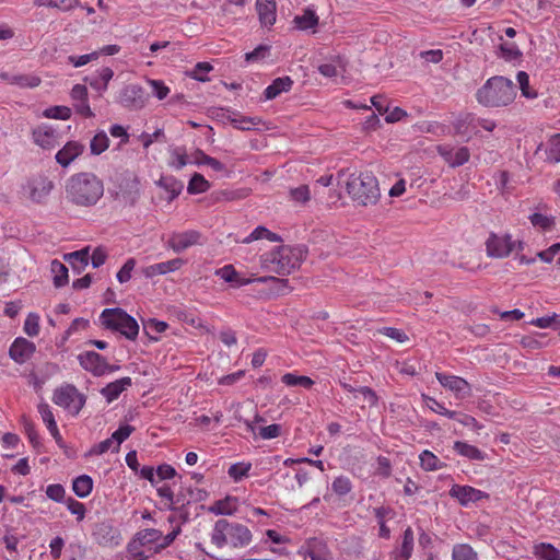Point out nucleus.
Here are the masks:
<instances>
[{
    "label": "nucleus",
    "instance_id": "obj_1",
    "mask_svg": "<svg viewBox=\"0 0 560 560\" xmlns=\"http://www.w3.org/2000/svg\"><path fill=\"white\" fill-rule=\"evenodd\" d=\"M339 185L346 189L354 205L372 207L381 199L377 177L370 171L346 174L338 172Z\"/></svg>",
    "mask_w": 560,
    "mask_h": 560
},
{
    "label": "nucleus",
    "instance_id": "obj_39",
    "mask_svg": "<svg viewBox=\"0 0 560 560\" xmlns=\"http://www.w3.org/2000/svg\"><path fill=\"white\" fill-rule=\"evenodd\" d=\"M452 560H479V557L469 544H456L452 549Z\"/></svg>",
    "mask_w": 560,
    "mask_h": 560
},
{
    "label": "nucleus",
    "instance_id": "obj_8",
    "mask_svg": "<svg viewBox=\"0 0 560 560\" xmlns=\"http://www.w3.org/2000/svg\"><path fill=\"white\" fill-rule=\"evenodd\" d=\"M301 250L298 248L281 246L270 254V262L279 275H289L301 265Z\"/></svg>",
    "mask_w": 560,
    "mask_h": 560
},
{
    "label": "nucleus",
    "instance_id": "obj_43",
    "mask_svg": "<svg viewBox=\"0 0 560 560\" xmlns=\"http://www.w3.org/2000/svg\"><path fill=\"white\" fill-rule=\"evenodd\" d=\"M109 147V138L107 133L103 130L95 133L90 142L91 153L94 155H100L104 151H106Z\"/></svg>",
    "mask_w": 560,
    "mask_h": 560
},
{
    "label": "nucleus",
    "instance_id": "obj_35",
    "mask_svg": "<svg viewBox=\"0 0 560 560\" xmlns=\"http://www.w3.org/2000/svg\"><path fill=\"white\" fill-rule=\"evenodd\" d=\"M93 489V479L89 475H80L72 481V490L79 498H86Z\"/></svg>",
    "mask_w": 560,
    "mask_h": 560
},
{
    "label": "nucleus",
    "instance_id": "obj_41",
    "mask_svg": "<svg viewBox=\"0 0 560 560\" xmlns=\"http://www.w3.org/2000/svg\"><path fill=\"white\" fill-rule=\"evenodd\" d=\"M420 466L425 471H435L443 467V463L432 452L424 450L419 455Z\"/></svg>",
    "mask_w": 560,
    "mask_h": 560
},
{
    "label": "nucleus",
    "instance_id": "obj_22",
    "mask_svg": "<svg viewBox=\"0 0 560 560\" xmlns=\"http://www.w3.org/2000/svg\"><path fill=\"white\" fill-rule=\"evenodd\" d=\"M184 261L180 258L171 259L147 266L142 269V273L145 278H153L158 275H166L178 270L183 266Z\"/></svg>",
    "mask_w": 560,
    "mask_h": 560
},
{
    "label": "nucleus",
    "instance_id": "obj_20",
    "mask_svg": "<svg viewBox=\"0 0 560 560\" xmlns=\"http://www.w3.org/2000/svg\"><path fill=\"white\" fill-rule=\"evenodd\" d=\"M32 138L43 149H52L58 143L56 130L48 125L36 127L32 132Z\"/></svg>",
    "mask_w": 560,
    "mask_h": 560
},
{
    "label": "nucleus",
    "instance_id": "obj_53",
    "mask_svg": "<svg viewBox=\"0 0 560 560\" xmlns=\"http://www.w3.org/2000/svg\"><path fill=\"white\" fill-rule=\"evenodd\" d=\"M213 69L209 62H198L192 70L187 72L188 77L194 80L206 82L208 81L207 74Z\"/></svg>",
    "mask_w": 560,
    "mask_h": 560
},
{
    "label": "nucleus",
    "instance_id": "obj_63",
    "mask_svg": "<svg viewBox=\"0 0 560 560\" xmlns=\"http://www.w3.org/2000/svg\"><path fill=\"white\" fill-rule=\"evenodd\" d=\"M136 267V259L128 258L122 267L118 270L116 278L120 283H126L131 279L132 270Z\"/></svg>",
    "mask_w": 560,
    "mask_h": 560
},
{
    "label": "nucleus",
    "instance_id": "obj_44",
    "mask_svg": "<svg viewBox=\"0 0 560 560\" xmlns=\"http://www.w3.org/2000/svg\"><path fill=\"white\" fill-rule=\"evenodd\" d=\"M546 160L550 163H560V133L553 135L548 140Z\"/></svg>",
    "mask_w": 560,
    "mask_h": 560
},
{
    "label": "nucleus",
    "instance_id": "obj_18",
    "mask_svg": "<svg viewBox=\"0 0 560 560\" xmlns=\"http://www.w3.org/2000/svg\"><path fill=\"white\" fill-rule=\"evenodd\" d=\"M140 197V183L137 178L126 179L116 192V200L122 206L132 207Z\"/></svg>",
    "mask_w": 560,
    "mask_h": 560
},
{
    "label": "nucleus",
    "instance_id": "obj_16",
    "mask_svg": "<svg viewBox=\"0 0 560 560\" xmlns=\"http://www.w3.org/2000/svg\"><path fill=\"white\" fill-rule=\"evenodd\" d=\"M36 351V346L33 341L23 337L14 339L9 349V357L18 364L27 362Z\"/></svg>",
    "mask_w": 560,
    "mask_h": 560
},
{
    "label": "nucleus",
    "instance_id": "obj_19",
    "mask_svg": "<svg viewBox=\"0 0 560 560\" xmlns=\"http://www.w3.org/2000/svg\"><path fill=\"white\" fill-rule=\"evenodd\" d=\"M71 100L73 102V107L75 112L85 117L91 118L94 116V113L92 112L89 100H88V89L83 84H75L71 89L70 92Z\"/></svg>",
    "mask_w": 560,
    "mask_h": 560
},
{
    "label": "nucleus",
    "instance_id": "obj_60",
    "mask_svg": "<svg viewBox=\"0 0 560 560\" xmlns=\"http://www.w3.org/2000/svg\"><path fill=\"white\" fill-rule=\"evenodd\" d=\"M2 542L4 544L5 549L10 555V559L16 560L18 559V545L20 542V538L12 533H7L2 537Z\"/></svg>",
    "mask_w": 560,
    "mask_h": 560
},
{
    "label": "nucleus",
    "instance_id": "obj_9",
    "mask_svg": "<svg viewBox=\"0 0 560 560\" xmlns=\"http://www.w3.org/2000/svg\"><path fill=\"white\" fill-rule=\"evenodd\" d=\"M52 188L54 183L44 175L32 176L23 185L24 194L35 203L44 202L50 195Z\"/></svg>",
    "mask_w": 560,
    "mask_h": 560
},
{
    "label": "nucleus",
    "instance_id": "obj_51",
    "mask_svg": "<svg viewBox=\"0 0 560 560\" xmlns=\"http://www.w3.org/2000/svg\"><path fill=\"white\" fill-rule=\"evenodd\" d=\"M189 162L186 151L183 148H175L171 151L170 166L175 170H182Z\"/></svg>",
    "mask_w": 560,
    "mask_h": 560
},
{
    "label": "nucleus",
    "instance_id": "obj_37",
    "mask_svg": "<svg viewBox=\"0 0 560 560\" xmlns=\"http://www.w3.org/2000/svg\"><path fill=\"white\" fill-rule=\"evenodd\" d=\"M293 21L299 30L306 31L318 24V16L313 9L307 8L302 15H296Z\"/></svg>",
    "mask_w": 560,
    "mask_h": 560
},
{
    "label": "nucleus",
    "instance_id": "obj_48",
    "mask_svg": "<svg viewBox=\"0 0 560 560\" xmlns=\"http://www.w3.org/2000/svg\"><path fill=\"white\" fill-rule=\"evenodd\" d=\"M516 81L520 85L521 93L524 97L534 100L537 97V92L529 86V75L525 71H518Z\"/></svg>",
    "mask_w": 560,
    "mask_h": 560
},
{
    "label": "nucleus",
    "instance_id": "obj_4",
    "mask_svg": "<svg viewBox=\"0 0 560 560\" xmlns=\"http://www.w3.org/2000/svg\"><path fill=\"white\" fill-rule=\"evenodd\" d=\"M253 539L249 528L241 523L218 520L211 532V542L218 548L230 546L234 549L247 547Z\"/></svg>",
    "mask_w": 560,
    "mask_h": 560
},
{
    "label": "nucleus",
    "instance_id": "obj_57",
    "mask_svg": "<svg viewBox=\"0 0 560 560\" xmlns=\"http://www.w3.org/2000/svg\"><path fill=\"white\" fill-rule=\"evenodd\" d=\"M197 155L198 158H196V160L192 163L197 165H208L215 172L225 171V165L221 163L219 160L205 154L202 151H198Z\"/></svg>",
    "mask_w": 560,
    "mask_h": 560
},
{
    "label": "nucleus",
    "instance_id": "obj_28",
    "mask_svg": "<svg viewBox=\"0 0 560 560\" xmlns=\"http://www.w3.org/2000/svg\"><path fill=\"white\" fill-rule=\"evenodd\" d=\"M415 545V535L411 527H407L402 534L400 548L395 552V560H409Z\"/></svg>",
    "mask_w": 560,
    "mask_h": 560
},
{
    "label": "nucleus",
    "instance_id": "obj_38",
    "mask_svg": "<svg viewBox=\"0 0 560 560\" xmlns=\"http://www.w3.org/2000/svg\"><path fill=\"white\" fill-rule=\"evenodd\" d=\"M281 382L288 387H303L311 388L314 385V381L305 375H298L295 373H285L281 377Z\"/></svg>",
    "mask_w": 560,
    "mask_h": 560
},
{
    "label": "nucleus",
    "instance_id": "obj_58",
    "mask_svg": "<svg viewBox=\"0 0 560 560\" xmlns=\"http://www.w3.org/2000/svg\"><path fill=\"white\" fill-rule=\"evenodd\" d=\"M37 410L47 429L57 425L52 409L46 401L42 400L37 405Z\"/></svg>",
    "mask_w": 560,
    "mask_h": 560
},
{
    "label": "nucleus",
    "instance_id": "obj_17",
    "mask_svg": "<svg viewBox=\"0 0 560 560\" xmlns=\"http://www.w3.org/2000/svg\"><path fill=\"white\" fill-rule=\"evenodd\" d=\"M450 495L456 499L463 506H468L470 503L488 498V494L479 489L460 485L452 486L450 489Z\"/></svg>",
    "mask_w": 560,
    "mask_h": 560
},
{
    "label": "nucleus",
    "instance_id": "obj_24",
    "mask_svg": "<svg viewBox=\"0 0 560 560\" xmlns=\"http://www.w3.org/2000/svg\"><path fill=\"white\" fill-rule=\"evenodd\" d=\"M84 147L77 141L67 142L56 154V161L63 167H67L82 152Z\"/></svg>",
    "mask_w": 560,
    "mask_h": 560
},
{
    "label": "nucleus",
    "instance_id": "obj_56",
    "mask_svg": "<svg viewBox=\"0 0 560 560\" xmlns=\"http://www.w3.org/2000/svg\"><path fill=\"white\" fill-rule=\"evenodd\" d=\"M331 490L339 497L346 495L352 490V483L346 476L336 477L331 483Z\"/></svg>",
    "mask_w": 560,
    "mask_h": 560
},
{
    "label": "nucleus",
    "instance_id": "obj_45",
    "mask_svg": "<svg viewBox=\"0 0 560 560\" xmlns=\"http://www.w3.org/2000/svg\"><path fill=\"white\" fill-rule=\"evenodd\" d=\"M209 188L210 183L201 174L195 173L188 183L187 191L190 195H197L206 192Z\"/></svg>",
    "mask_w": 560,
    "mask_h": 560
},
{
    "label": "nucleus",
    "instance_id": "obj_12",
    "mask_svg": "<svg viewBox=\"0 0 560 560\" xmlns=\"http://www.w3.org/2000/svg\"><path fill=\"white\" fill-rule=\"evenodd\" d=\"M81 368L94 376L108 374L109 364L106 359L95 351H84L78 355Z\"/></svg>",
    "mask_w": 560,
    "mask_h": 560
},
{
    "label": "nucleus",
    "instance_id": "obj_32",
    "mask_svg": "<svg viewBox=\"0 0 560 560\" xmlns=\"http://www.w3.org/2000/svg\"><path fill=\"white\" fill-rule=\"evenodd\" d=\"M156 184L168 192L167 201H173L183 190V183L173 176H162Z\"/></svg>",
    "mask_w": 560,
    "mask_h": 560
},
{
    "label": "nucleus",
    "instance_id": "obj_52",
    "mask_svg": "<svg viewBox=\"0 0 560 560\" xmlns=\"http://www.w3.org/2000/svg\"><path fill=\"white\" fill-rule=\"evenodd\" d=\"M34 2L38 7L57 8L67 11L75 7L79 0H34Z\"/></svg>",
    "mask_w": 560,
    "mask_h": 560
},
{
    "label": "nucleus",
    "instance_id": "obj_62",
    "mask_svg": "<svg viewBox=\"0 0 560 560\" xmlns=\"http://www.w3.org/2000/svg\"><path fill=\"white\" fill-rule=\"evenodd\" d=\"M147 82L151 86L152 93L158 100L162 101L170 94V88L166 86L162 80L148 79Z\"/></svg>",
    "mask_w": 560,
    "mask_h": 560
},
{
    "label": "nucleus",
    "instance_id": "obj_25",
    "mask_svg": "<svg viewBox=\"0 0 560 560\" xmlns=\"http://www.w3.org/2000/svg\"><path fill=\"white\" fill-rule=\"evenodd\" d=\"M293 85V80L285 75L275 79L264 91L266 100H273L283 92H289Z\"/></svg>",
    "mask_w": 560,
    "mask_h": 560
},
{
    "label": "nucleus",
    "instance_id": "obj_40",
    "mask_svg": "<svg viewBox=\"0 0 560 560\" xmlns=\"http://www.w3.org/2000/svg\"><path fill=\"white\" fill-rule=\"evenodd\" d=\"M529 222L534 228L542 231H551L556 225L553 215H546L539 212H534L528 217Z\"/></svg>",
    "mask_w": 560,
    "mask_h": 560
},
{
    "label": "nucleus",
    "instance_id": "obj_26",
    "mask_svg": "<svg viewBox=\"0 0 560 560\" xmlns=\"http://www.w3.org/2000/svg\"><path fill=\"white\" fill-rule=\"evenodd\" d=\"M89 247L68 253L63 256L65 260L70 264L77 273H81L89 265Z\"/></svg>",
    "mask_w": 560,
    "mask_h": 560
},
{
    "label": "nucleus",
    "instance_id": "obj_36",
    "mask_svg": "<svg viewBox=\"0 0 560 560\" xmlns=\"http://www.w3.org/2000/svg\"><path fill=\"white\" fill-rule=\"evenodd\" d=\"M50 271L52 273V281L56 288H62L68 283V268L62 262L57 259L52 260L50 264Z\"/></svg>",
    "mask_w": 560,
    "mask_h": 560
},
{
    "label": "nucleus",
    "instance_id": "obj_14",
    "mask_svg": "<svg viewBox=\"0 0 560 560\" xmlns=\"http://www.w3.org/2000/svg\"><path fill=\"white\" fill-rule=\"evenodd\" d=\"M200 238L201 233L197 230L174 232L167 240V247L175 253H182L194 245L200 244Z\"/></svg>",
    "mask_w": 560,
    "mask_h": 560
},
{
    "label": "nucleus",
    "instance_id": "obj_15",
    "mask_svg": "<svg viewBox=\"0 0 560 560\" xmlns=\"http://www.w3.org/2000/svg\"><path fill=\"white\" fill-rule=\"evenodd\" d=\"M435 377L444 388L453 392L456 397L465 398L471 394L470 384L460 376L436 372Z\"/></svg>",
    "mask_w": 560,
    "mask_h": 560
},
{
    "label": "nucleus",
    "instance_id": "obj_59",
    "mask_svg": "<svg viewBox=\"0 0 560 560\" xmlns=\"http://www.w3.org/2000/svg\"><path fill=\"white\" fill-rule=\"evenodd\" d=\"M24 332L30 337H36L39 334V316L36 313H30L23 326Z\"/></svg>",
    "mask_w": 560,
    "mask_h": 560
},
{
    "label": "nucleus",
    "instance_id": "obj_23",
    "mask_svg": "<svg viewBox=\"0 0 560 560\" xmlns=\"http://www.w3.org/2000/svg\"><path fill=\"white\" fill-rule=\"evenodd\" d=\"M132 384L131 377L125 376L104 386L100 393L108 404L118 399L120 394L125 392Z\"/></svg>",
    "mask_w": 560,
    "mask_h": 560
},
{
    "label": "nucleus",
    "instance_id": "obj_33",
    "mask_svg": "<svg viewBox=\"0 0 560 560\" xmlns=\"http://www.w3.org/2000/svg\"><path fill=\"white\" fill-rule=\"evenodd\" d=\"M236 510L237 499L234 497H226L223 500H218L209 509V511L215 515H232Z\"/></svg>",
    "mask_w": 560,
    "mask_h": 560
},
{
    "label": "nucleus",
    "instance_id": "obj_49",
    "mask_svg": "<svg viewBox=\"0 0 560 560\" xmlns=\"http://www.w3.org/2000/svg\"><path fill=\"white\" fill-rule=\"evenodd\" d=\"M530 325L536 326L538 328H560V316L556 313L548 316L537 317L529 322Z\"/></svg>",
    "mask_w": 560,
    "mask_h": 560
},
{
    "label": "nucleus",
    "instance_id": "obj_50",
    "mask_svg": "<svg viewBox=\"0 0 560 560\" xmlns=\"http://www.w3.org/2000/svg\"><path fill=\"white\" fill-rule=\"evenodd\" d=\"M250 468V463L240 462L231 465L228 474L235 482H238L248 475Z\"/></svg>",
    "mask_w": 560,
    "mask_h": 560
},
{
    "label": "nucleus",
    "instance_id": "obj_30",
    "mask_svg": "<svg viewBox=\"0 0 560 560\" xmlns=\"http://www.w3.org/2000/svg\"><path fill=\"white\" fill-rule=\"evenodd\" d=\"M1 78L9 84L16 85L19 88L33 89L40 84V79L37 75L30 74H1Z\"/></svg>",
    "mask_w": 560,
    "mask_h": 560
},
{
    "label": "nucleus",
    "instance_id": "obj_47",
    "mask_svg": "<svg viewBox=\"0 0 560 560\" xmlns=\"http://www.w3.org/2000/svg\"><path fill=\"white\" fill-rule=\"evenodd\" d=\"M162 538V532L155 528H147L137 533L136 541L141 546L155 544Z\"/></svg>",
    "mask_w": 560,
    "mask_h": 560
},
{
    "label": "nucleus",
    "instance_id": "obj_31",
    "mask_svg": "<svg viewBox=\"0 0 560 560\" xmlns=\"http://www.w3.org/2000/svg\"><path fill=\"white\" fill-rule=\"evenodd\" d=\"M533 555L539 560H560V550L549 542H537Z\"/></svg>",
    "mask_w": 560,
    "mask_h": 560
},
{
    "label": "nucleus",
    "instance_id": "obj_13",
    "mask_svg": "<svg viewBox=\"0 0 560 560\" xmlns=\"http://www.w3.org/2000/svg\"><path fill=\"white\" fill-rule=\"evenodd\" d=\"M436 151L445 163L451 167H458L467 163L470 159V151L467 147H453L450 144H440Z\"/></svg>",
    "mask_w": 560,
    "mask_h": 560
},
{
    "label": "nucleus",
    "instance_id": "obj_61",
    "mask_svg": "<svg viewBox=\"0 0 560 560\" xmlns=\"http://www.w3.org/2000/svg\"><path fill=\"white\" fill-rule=\"evenodd\" d=\"M66 505H67L68 511L71 514L75 515L78 522H81L84 520L85 514H86V508L82 502H80L73 498H69L66 501Z\"/></svg>",
    "mask_w": 560,
    "mask_h": 560
},
{
    "label": "nucleus",
    "instance_id": "obj_29",
    "mask_svg": "<svg viewBox=\"0 0 560 560\" xmlns=\"http://www.w3.org/2000/svg\"><path fill=\"white\" fill-rule=\"evenodd\" d=\"M454 130L459 136L469 137L475 131V115L471 113H466L459 115L455 121L453 122Z\"/></svg>",
    "mask_w": 560,
    "mask_h": 560
},
{
    "label": "nucleus",
    "instance_id": "obj_3",
    "mask_svg": "<svg viewBox=\"0 0 560 560\" xmlns=\"http://www.w3.org/2000/svg\"><path fill=\"white\" fill-rule=\"evenodd\" d=\"M515 96L516 90L512 80L502 75L489 78L476 92L477 102L485 107L508 106Z\"/></svg>",
    "mask_w": 560,
    "mask_h": 560
},
{
    "label": "nucleus",
    "instance_id": "obj_34",
    "mask_svg": "<svg viewBox=\"0 0 560 560\" xmlns=\"http://www.w3.org/2000/svg\"><path fill=\"white\" fill-rule=\"evenodd\" d=\"M258 240H268L273 243L281 242V236L269 231L267 228L259 225L255 228L245 238L242 240L243 244H249Z\"/></svg>",
    "mask_w": 560,
    "mask_h": 560
},
{
    "label": "nucleus",
    "instance_id": "obj_10",
    "mask_svg": "<svg viewBox=\"0 0 560 560\" xmlns=\"http://www.w3.org/2000/svg\"><path fill=\"white\" fill-rule=\"evenodd\" d=\"M93 537L98 545L108 548L118 547L122 542V536L119 528L109 522H102L97 524L93 532Z\"/></svg>",
    "mask_w": 560,
    "mask_h": 560
},
{
    "label": "nucleus",
    "instance_id": "obj_55",
    "mask_svg": "<svg viewBox=\"0 0 560 560\" xmlns=\"http://www.w3.org/2000/svg\"><path fill=\"white\" fill-rule=\"evenodd\" d=\"M423 397L427 400L428 407L433 412L445 416L450 419H455L457 417L458 413L456 411L448 410L447 408H445V406L442 402L438 401L435 398H432L429 396H423Z\"/></svg>",
    "mask_w": 560,
    "mask_h": 560
},
{
    "label": "nucleus",
    "instance_id": "obj_7",
    "mask_svg": "<svg viewBox=\"0 0 560 560\" xmlns=\"http://www.w3.org/2000/svg\"><path fill=\"white\" fill-rule=\"evenodd\" d=\"M487 256L490 258H505L514 250L522 252L524 243L520 240H513L510 233L498 234L491 232L485 243Z\"/></svg>",
    "mask_w": 560,
    "mask_h": 560
},
{
    "label": "nucleus",
    "instance_id": "obj_54",
    "mask_svg": "<svg viewBox=\"0 0 560 560\" xmlns=\"http://www.w3.org/2000/svg\"><path fill=\"white\" fill-rule=\"evenodd\" d=\"M135 431V428L129 424L120 425L115 432L112 434V439L115 442V446L113 447L114 452L119 451L120 444L126 441L130 434Z\"/></svg>",
    "mask_w": 560,
    "mask_h": 560
},
{
    "label": "nucleus",
    "instance_id": "obj_46",
    "mask_svg": "<svg viewBox=\"0 0 560 560\" xmlns=\"http://www.w3.org/2000/svg\"><path fill=\"white\" fill-rule=\"evenodd\" d=\"M71 108L63 105L50 106L43 112L44 117L60 120H68L71 117Z\"/></svg>",
    "mask_w": 560,
    "mask_h": 560
},
{
    "label": "nucleus",
    "instance_id": "obj_5",
    "mask_svg": "<svg viewBox=\"0 0 560 560\" xmlns=\"http://www.w3.org/2000/svg\"><path fill=\"white\" fill-rule=\"evenodd\" d=\"M102 325L113 331H118L129 340H136L139 334L137 320L122 308H105L101 313Z\"/></svg>",
    "mask_w": 560,
    "mask_h": 560
},
{
    "label": "nucleus",
    "instance_id": "obj_11",
    "mask_svg": "<svg viewBox=\"0 0 560 560\" xmlns=\"http://www.w3.org/2000/svg\"><path fill=\"white\" fill-rule=\"evenodd\" d=\"M118 102L128 109H141L147 104V95L139 84H128L121 89Z\"/></svg>",
    "mask_w": 560,
    "mask_h": 560
},
{
    "label": "nucleus",
    "instance_id": "obj_42",
    "mask_svg": "<svg viewBox=\"0 0 560 560\" xmlns=\"http://www.w3.org/2000/svg\"><path fill=\"white\" fill-rule=\"evenodd\" d=\"M306 553L311 560H330L327 545L319 540L311 542Z\"/></svg>",
    "mask_w": 560,
    "mask_h": 560
},
{
    "label": "nucleus",
    "instance_id": "obj_21",
    "mask_svg": "<svg viewBox=\"0 0 560 560\" xmlns=\"http://www.w3.org/2000/svg\"><path fill=\"white\" fill-rule=\"evenodd\" d=\"M256 10L262 26L270 27L276 23V0H256Z\"/></svg>",
    "mask_w": 560,
    "mask_h": 560
},
{
    "label": "nucleus",
    "instance_id": "obj_27",
    "mask_svg": "<svg viewBox=\"0 0 560 560\" xmlns=\"http://www.w3.org/2000/svg\"><path fill=\"white\" fill-rule=\"evenodd\" d=\"M453 450L460 456L466 457L470 460H485L487 455L485 452L479 450L477 446L468 444L467 442L456 441L454 442Z\"/></svg>",
    "mask_w": 560,
    "mask_h": 560
},
{
    "label": "nucleus",
    "instance_id": "obj_6",
    "mask_svg": "<svg viewBox=\"0 0 560 560\" xmlns=\"http://www.w3.org/2000/svg\"><path fill=\"white\" fill-rule=\"evenodd\" d=\"M51 401L71 417H77L86 404V395L75 385L62 383L52 390Z\"/></svg>",
    "mask_w": 560,
    "mask_h": 560
},
{
    "label": "nucleus",
    "instance_id": "obj_64",
    "mask_svg": "<svg viewBox=\"0 0 560 560\" xmlns=\"http://www.w3.org/2000/svg\"><path fill=\"white\" fill-rule=\"evenodd\" d=\"M231 122L235 128L241 130H250L258 125V120L256 118L241 115H235V117L231 118Z\"/></svg>",
    "mask_w": 560,
    "mask_h": 560
},
{
    "label": "nucleus",
    "instance_id": "obj_2",
    "mask_svg": "<svg viewBox=\"0 0 560 560\" xmlns=\"http://www.w3.org/2000/svg\"><path fill=\"white\" fill-rule=\"evenodd\" d=\"M66 198L79 207H92L104 194L103 182L93 173L82 172L70 176L66 183Z\"/></svg>",
    "mask_w": 560,
    "mask_h": 560
}]
</instances>
